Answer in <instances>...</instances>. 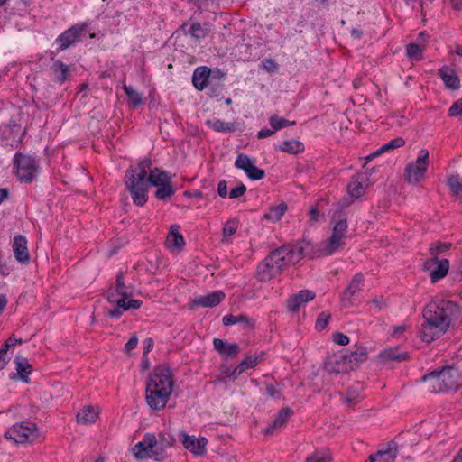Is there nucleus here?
<instances>
[{"label": "nucleus", "mask_w": 462, "mask_h": 462, "mask_svg": "<svg viewBox=\"0 0 462 462\" xmlns=\"http://www.w3.org/2000/svg\"><path fill=\"white\" fill-rule=\"evenodd\" d=\"M424 322L420 328V338L430 343L443 336L451 323L461 316V308L453 301L438 299L430 301L423 310Z\"/></svg>", "instance_id": "1"}, {"label": "nucleus", "mask_w": 462, "mask_h": 462, "mask_svg": "<svg viewBox=\"0 0 462 462\" xmlns=\"http://www.w3.org/2000/svg\"><path fill=\"white\" fill-rule=\"evenodd\" d=\"M310 245H286L273 250L257 266L256 278L261 282H267L282 273L291 264L299 263L305 255Z\"/></svg>", "instance_id": "2"}, {"label": "nucleus", "mask_w": 462, "mask_h": 462, "mask_svg": "<svg viewBox=\"0 0 462 462\" xmlns=\"http://www.w3.org/2000/svg\"><path fill=\"white\" fill-rule=\"evenodd\" d=\"M152 166V160L145 159L140 162L134 170L127 171L125 186L130 192L134 204L143 207L148 200L149 185L146 181L148 170Z\"/></svg>", "instance_id": "3"}, {"label": "nucleus", "mask_w": 462, "mask_h": 462, "mask_svg": "<svg viewBox=\"0 0 462 462\" xmlns=\"http://www.w3.org/2000/svg\"><path fill=\"white\" fill-rule=\"evenodd\" d=\"M459 373L454 366H444L436 369L423 376V381L428 384V391L439 393L457 386Z\"/></svg>", "instance_id": "4"}, {"label": "nucleus", "mask_w": 462, "mask_h": 462, "mask_svg": "<svg viewBox=\"0 0 462 462\" xmlns=\"http://www.w3.org/2000/svg\"><path fill=\"white\" fill-rule=\"evenodd\" d=\"M14 166L17 179L23 183H32L40 171V165L36 159L20 152L14 154Z\"/></svg>", "instance_id": "5"}, {"label": "nucleus", "mask_w": 462, "mask_h": 462, "mask_svg": "<svg viewBox=\"0 0 462 462\" xmlns=\"http://www.w3.org/2000/svg\"><path fill=\"white\" fill-rule=\"evenodd\" d=\"M38 437V428L36 424L32 421H23L21 423H16L5 433V438L13 439L19 444L32 442Z\"/></svg>", "instance_id": "6"}, {"label": "nucleus", "mask_w": 462, "mask_h": 462, "mask_svg": "<svg viewBox=\"0 0 462 462\" xmlns=\"http://www.w3.org/2000/svg\"><path fill=\"white\" fill-rule=\"evenodd\" d=\"M172 387L171 370L166 366H156L146 383V390H162V388H165L167 392L172 393Z\"/></svg>", "instance_id": "7"}, {"label": "nucleus", "mask_w": 462, "mask_h": 462, "mask_svg": "<svg viewBox=\"0 0 462 462\" xmlns=\"http://www.w3.org/2000/svg\"><path fill=\"white\" fill-rule=\"evenodd\" d=\"M172 387L171 370L166 366H156L146 383V390H162V388H165L167 392L172 393Z\"/></svg>", "instance_id": "8"}, {"label": "nucleus", "mask_w": 462, "mask_h": 462, "mask_svg": "<svg viewBox=\"0 0 462 462\" xmlns=\"http://www.w3.org/2000/svg\"><path fill=\"white\" fill-rule=\"evenodd\" d=\"M429 165V152L421 149L415 163H410L405 168V180L411 184L419 183L425 177Z\"/></svg>", "instance_id": "9"}, {"label": "nucleus", "mask_w": 462, "mask_h": 462, "mask_svg": "<svg viewBox=\"0 0 462 462\" xmlns=\"http://www.w3.org/2000/svg\"><path fill=\"white\" fill-rule=\"evenodd\" d=\"M88 28L87 23H77L64 31L56 39V43L59 44L58 51H64L80 41L81 36L86 32Z\"/></svg>", "instance_id": "10"}, {"label": "nucleus", "mask_w": 462, "mask_h": 462, "mask_svg": "<svg viewBox=\"0 0 462 462\" xmlns=\"http://www.w3.org/2000/svg\"><path fill=\"white\" fill-rule=\"evenodd\" d=\"M178 439L188 451L196 457H202L207 453L208 439L205 437L197 438L185 431H180Z\"/></svg>", "instance_id": "11"}, {"label": "nucleus", "mask_w": 462, "mask_h": 462, "mask_svg": "<svg viewBox=\"0 0 462 462\" xmlns=\"http://www.w3.org/2000/svg\"><path fill=\"white\" fill-rule=\"evenodd\" d=\"M107 300L110 303L116 304V307L108 311V316L110 318L118 319L122 316L124 311L129 310H138L142 305V300H124V298H119L117 295H107Z\"/></svg>", "instance_id": "12"}, {"label": "nucleus", "mask_w": 462, "mask_h": 462, "mask_svg": "<svg viewBox=\"0 0 462 462\" xmlns=\"http://www.w3.org/2000/svg\"><path fill=\"white\" fill-rule=\"evenodd\" d=\"M424 267L430 272V281L432 283H435L448 274L449 261L448 259L439 260L438 257H431L425 262Z\"/></svg>", "instance_id": "13"}, {"label": "nucleus", "mask_w": 462, "mask_h": 462, "mask_svg": "<svg viewBox=\"0 0 462 462\" xmlns=\"http://www.w3.org/2000/svg\"><path fill=\"white\" fill-rule=\"evenodd\" d=\"M235 167L243 170L252 180H260L265 176L264 171L257 168L249 156L245 153L238 154Z\"/></svg>", "instance_id": "14"}, {"label": "nucleus", "mask_w": 462, "mask_h": 462, "mask_svg": "<svg viewBox=\"0 0 462 462\" xmlns=\"http://www.w3.org/2000/svg\"><path fill=\"white\" fill-rule=\"evenodd\" d=\"M155 441L153 454H150V457L161 461L165 457L166 450L174 445L176 439L170 433L160 432L158 437L155 436Z\"/></svg>", "instance_id": "15"}, {"label": "nucleus", "mask_w": 462, "mask_h": 462, "mask_svg": "<svg viewBox=\"0 0 462 462\" xmlns=\"http://www.w3.org/2000/svg\"><path fill=\"white\" fill-rule=\"evenodd\" d=\"M378 361L385 365L393 363H401L409 359L407 351L402 350L401 346L389 347L381 351L378 355Z\"/></svg>", "instance_id": "16"}, {"label": "nucleus", "mask_w": 462, "mask_h": 462, "mask_svg": "<svg viewBox=\"0 0 462 462\" xmlns=\"http://www.w3.org/2000/svg\"><path fill=\"white\" fill-rule=\"evenodd\" d=\"M171 393L167 392L165 388L160 390H146V402L148 406L153 411L162 410L169 401Z\"/></svg>", "instance_id": "17"}, {"label": "nucleus", "mask_w": 462, "mask_h": 462, "mask_svg": "<svg viewBox=\"0 0 462 462\" xmlns=\"http://www.w3.org/2000/svg\"><path fill=\"white\" fill-rule=\"evenodd\" d=\"M316 297V293L310 290H301L287 300V309L290 312L295 313L309 301Z\"/></svg>", "instance_id": "18"}, {"label": "nucleus", "mask_w": 462, "mask_h": 462, "mask_svg": "<svg viewBox=\"0 0 462 462\" xmlns=\"http://www.w3.org/2000/svg\"><path fill=\"white\" fill-rule=\"evenodd\" d=\"M155 435L153 433H146L142 441L134 445V455L138 459L150 457V454H153L155 445Z\"/></svg>", "instance_id": "19"}, {"label": "nucleus", "mask_w": 462, "mask_h": 462, "mask_svg": "<svg viewBox=\"0 0 462 462\" xmlns=\"http://www.w3.org/2000/svg\"><path fill=\"white\" fill-rule=\"evenodd\" d=\"M324 369L329 374H345L351 371V365L347 364L344 355H334L326 360Z\"/></svg>", "instance_id": "20"}, {"label": "nucleus", "mask_w": 462, "mask_h": 462, "mask_svg": "<svg viewBox=\"0 0 462 462\" xmlns=\"http://www.w3.org/2000/svg\"><path fill=\"white\" fill-rule=\"evenodd\" d=\"M14 363L16 365V373H11L9 378L11 380L20 379L24 383H29V375L32 372V366L28 359L21 355L15 356Z\"/></svg>", "instance_id": "21"}, {"label": "nucleus", "mask_w": 462, "mask_h": 462, "mask_svg": "<svg viewBox=\"0 0 462 462\" xmlns=\"http://www.w3.org/2000/svg\"><path fill=\"white\" fill-rule=\"evenodd\" d=\"M363 285L364 275L361 273H356L341 294V300L345 306L353 305V296L362 290Z\"/></svg>", "instance_id": "22"}, {"label": "nucleus", "mask_w": 462, "mask_h": 462, "mask_svg": "<svg viewBox=\"0 0 462 462\" xmlns=\"http://www.w3.org/2000/svg\"><path fill=\"white\" fill-rule=\"evenodd\" d=\"M226 298L222 291H214L207 295H200L192 300L193 306L213 308L220 304Z\"/></svg>", "instance_id": "23"}, {"label": "nucleus", "mask_w": 462, "mask_h": 462, "mask_svg": "<svg viewBox=\"0 0 462 462\" xmlns=\"http://www.w3.org/2000/svg\"><path fill=\"white\" fill-rule=\"evenodd\" d=\"M13 251L15 259L23 263L27 264L30 261V254L27 248V240L23 236L17 235L14 237Z\"/></svg>", "instance_id": "24"}, {"label": "nucleus", "mask_w": 462, "mask_h": 462, "mask_svg": "<svg viewBox=\"0 0 462 462\" xmlns=\"http://www.w3.org/2000/svg\"><path fill=\"white\" fill-rule=\"evenodd\" d=\"M134 289L130 285L125 283V276L122 272H119L116 275L115 287H111L106 293L107 295L116 294L119 298H124L126 300L133 295Z\"/></svg>", "instance_id": "25"}, {"label": "nucleus", "mask_w": 462, "mask_h": 462, "mask_svg": "<svg viewBox=\"0 0 462 462\" xmlns=\"http://www.w3.org/2000/svg\"><path fill=\"white\" fill-rule=\"evenodd\" d=\"M211 69L207 66L195 69L192 75V83L196 89L202 91L210 84Z\"/></svg>", "instance_id": "26"}, {"label": "nucleus", "mask_w": 462, "mask_h": 462, "mask_svg": "<svg viewBox=\"0 0 462 462\" xmlns=\"http://www.w3.org/2000/svg\"><path fill=\"white\" fill-rule=\"evenodd\" d=\"M223 325L226 327L238 324L241 325L243 329L253 330L255 326L254 319H251L247 315L240 314L238 316H234L232 314H228L223 317L222 319Z\"/></svg>", "instance_id": "27"}, {"label": "nucleus", "mask_w": 462, "mask_h": 462, "mask_svg": "<svg viewBox=\"0 0 462 462\" xmlns=\"http://www.w3.org/2000/svg\"><path fill=\"white\" fill-rule=\"evenodd\" d=\"M213 346L220 355L225 356L226 358H234L240 352V347L236 343H228L220 338H215Z\"/></svg>", "instance_id": "28"}, {"label": "nucleus", "mask_w": 462, "mask_h": 462, "mask_svg": "<svg viewBox=\"0 0 462 462\" xmlns=\"http://www.w3.org/2000/svg\"><path fill=\"white\" fill-rule=\"evenodd\" d=\"M292 411L289 407L282 408L277 414L274 420L263 430L265 435H273L276 430H281L289 420Z\"/></svg>", "instance_id": "29"}, {"label": "nucleus", "mask_w": 462, "mask_h": 462, "mask_svg": "<svg viewBox=\"0 0 462 462\" xmlns=\"http://www.w3.org/2000/svg\"><path fill=\"white\" fill-rule=\"evenodd\" d=\"M396 453V444L391 442L386 450H378L376 453L370 455L365 462H393Z\"/></svg>", "instance_id": "30"}, {"label": "nucleus", "mask_w": 462, "mask_h": 462, "mask_svg": "<svg viewBox=\"0 0 462 462\" xmlns=\"http://www.w3.org/2000/svg\"><path fill=\"white\" fill-rule=\"evenodd\" d=\"M445 86L452 90L460 88V80L456 72L448 66L440 68L438 71Z\"/></svg>", "instance_id": "31"}, {"label": "nucleus", "mask_w": 462, "mask_h": 462, "mask_svg": "<svg viewBox=\"0 0 462 462\" xmlns=\"http://www.w3.org/2000/svg\"><path fill=\"white\" fill-rule=\"evenodd\" d=\"M51 70L55 76V81L59 84H63L70 78V66L65 64L60 60L52 62Z\"/></svg>", "instance_id": "32"}, {"label": "nucleus", "mask_w": 462, "mask_h": 462, "mask_svg": "<svg viewBox=\"0 0 462 462\" xmlns=\"http://www.w3.org/2000/svg\"><path fill=\"white\" fill-rule=\"evenodd\" d=\"M348 365H351V370H354L356 367L359 365L360 363H363L367 360L368 353L366 347L363 346H356V349L351 351L348 354L344 355Z\"/></svg>", "instance_id": "33"}, {"label": "nucleus", "mask_w": 462, "mask_h": 462, "mask_svg": "<svg viewBox=\"0 0 462 462\" xmlns=\"http://www.w3.org/2000/svg\"><path fill=\"white\" fill-rule=\"evenodd\" d=\"M366 177L363 174L353 177L347 185V191L351 198L358 199L365 194L366 187L364 185Z\"/></svg>", "instance_id": "34"}, {"label": "nucleus", "mask_w": 462, "mask_h": 462, "mask_svg": "<svg viewBox=\"0 0 462 462\" xmlns=\"http://www.w3.org/2000/svg\"><path fill=\"white\" fill-rule=\"evenodd\" d=\"M150 174L146 176V181L148 182V185L152 186H160L164 183H167L171 180V176L169 174V172L162 171L159 168H154L152 170H149Z\"/></svg>", "instance_id": "35"}, {"label": "nucleus", "mask_w": 462, "mask_h": 462, "mask_svg": "<svg viewBox=\"0 0 462 462\" xmlns=\"http://www.w3.org/2000/svg\"><path fill=\"white\" fill-rule=\"evenodd\" d=\"M185 34L191 35L196 41H199L204 39L208 32L206 28H204L199 23H193L189 24V23H184L180 28Z\"/></svg>", "instance_id": "36"}, {"label": "nucleus", "mask_w": 462, "mask_h": 462, "mask_svg": "<svg viewBox=\"0 0 462 462\" xmlns=\"http://www.w3.org/2000/svg\"><path fill=\"white\" fill-rule=\"evenodd\" d=\"M98 416V411L93 406H86L78 411L77 422L79 424L94 423Z\"/></svg>", "instance_id": "37"}, {"label": "nucleus", "mask_w": 462, "mask_h": 462, "mask_svg": "<svg viewBox=\"0 0 462 462\" xmlns=\"http://www.w3.org/2000/svg\"><path fill=\"white\" fill-rule=\"evenodd\" d=\"M167 243L169 244L170 247H175L178 249H182L184 247L185 240L180 232V226H171V232L167 236Z\"/></svg>", "instance_id": "38"}, {"label": "nucleus", "mask_w": 462, "mask_h": 462, "mask_svg": "<svg viewBox=\"0 0 462 462\" xmlns=\"http://www.w3.org/2000/svg\"><path fill=\"white\" fill-rule=\"evenodd\" d=\"M287 208L288 207L285 202H281L278 205L271 206L264 213L263 217L268 221L277 222L285 214Z\"/></svg>", "instance_id": "39"}, {"label": "nucleus", "mask_w": 462, "mask_h": 462, "mask_svg": "<svg viewBox=\"0 0 462 462\" xmlns=\"http://www.w3.org/2000/svg\"><path fill=\"white\" fill-rule=\"evenodd\" d=\"M405 144V141L403 138L402 137H396L393 140H391L390 142H388L387 143L382 145L379 149H377L374 152H373L372 154H370L369 156L366 157L367 160H371L383 152H389V151H392V150H394L396 148H400V147H402L403 145Z\"/></svg>", "instance_id": "40"}, {"label": "nucleus", "mask_w": 462, "mask_h": 462, "mask_svg": "<svg viewBox=\"0 0 462 462\" xmlns=\"http://www.w3.org/2000/svg\"><path fill=\"white\" fill-rule=\"evenodd\" d=\"M206 124L208 127L219 133H232L236 131L234 123H226L218 118L208 119Z\"/></svg>", "instance_id": "41"}, {"label": "nucleus", "mask_w": 462, "mask_h": 462, "mask_svg": "<svg viewBox=\"0 0 462 462\" xmlns=\"http://www.w3.org/2000/svg\"><path fill=\"white\" fill-rule=\"evenodd\" d=\"M361 389H363V385L360 383H356L347 388L345 401L349 407L354 406L361 401Z\"/></svg>", "instance_id": "42"}, {"label": "nucleus", "mask_w": 462, "mask_h": 462, "mask_svg": "<svg viewBox=\"0 0 462 462\" xmlns=\"http://www.w3.org/2000/svg\"><path fill=\"white\" fill-rule=\"evenodd\" d=\"M278 149L290 154H298L304 151V144L297 140H286L279 145Z\"/></svg>", "instance_id": "43"}, {"label": "nucleus", "mask_w": 462, "mask_h": 462, "mask_svg": "<svg viewBox=\"0 0 462 462\" xmlns=\"http://www.w3.org/2000/svg\"><path fill=\"white\" fill-rule=\"evenodd\" d=\"M344 245L345 242L343 237L331 235L323 248V254L326 255H331L341 247H343Z\"/></svg>", "instance_id": "44"}, {"label": "nucleus", "mask_w": 462, "mask_h": 462, "mask_svg": "<svg viewBox=\"0 0 462 462\" xmlns=\"http://www.w3.org/2000/svg\"><path fill=\"white\" fill-rule=\"evenodd\" d=\"M448 186L454 197L462 199V179L458 175H451L448 177Z\"/></svg>", "instance_id": "45"}, {"label": "nucleus", "mask_w": 462, "mask_h": 462, "mask_svg": "<svg viewBox=\"0 0 462 462\" xmlns=\"http://www.w3.org/2000/svg\"><path fill=\"white\" fill-rule=\"evenodd\" d=\"M175 193V189L173 188L171 181L170 180L167 183L158 186L155 191V197L160 200H167L171 198V196Z\"/></svg>", "instance_id": "46"}, {"label": "nucleus", "mask_w": 462, "mask_h": 462, "mask_svg": "<svg viewBox=\"0 0 462 462\" xmlns=\"http://www.w3.org/2000/svg\"><path fill=\"white\" fill-rule=\"evenodd\" d=\"M424 46L418 43H409L406 45L407 57L411 60L419 61L423 58Z\"/></svg>", "instance_id": "47"}, {"label": "nucleus", "mask_w": 462, "mask_h": 462, "mask_svg": "<svg viewBox=\"0 0 462 462\" xmlns=\"http://www.w3.org/2000/svg\"><path fill=\"white\" fill-rule=\"evenodd\" d=\"M269 125L274 130L279 131L284 127L295 125L296 121H289L285 118L279 117L277 115H273L269 118Z\"/></svg>", "instance_id": "48"}, {"label": "nucleus", "mask_w": 462, "mask_h": 462, "mask_svg": "<svg viewBox=\"0 0 462 462\" xmlns=\"http://www.w3.org/2000/svg\"><path fill=\"white\" fill-rule=\"evenodd\" d=\"M123 88L134 107H137L142 104L143 99L140 93L135 91L131 86L124 85Z\"/></svg>", "instance_id": "49"}, {"label": "nucleus", "mask_w": 462, "mask_h": 462, "mask_svg": "<svg viewBox=\"0 0 462 462\" xmlns=\"http://www.w3.org/2000/svg\"><path fill=\"white\" fill-rule=\"evenodd\" d=\"M449 242H438L435 245H431L430 247V254L431 257H438V254L447 252L451 247Z\"/></svg>", "instance_id": "50"}, {"label": "nucleus", "mask_w": 462, "mask_h": 462, "mask_svg": "<svg viewBox=\"0 0 462 462\" xmlns=\"http://www.w3.org/2000/svg\"><path fill=\"white\" fill-rule=\"evenodd\" d=\"M371 305L376 313L386 310L389 306L388 299L383 296H375L371 301Z\"/></svg>", "instance_id": "51"}, {"label": "nucleus", "mask_w": 462, "mask_h": 462, "mask_svg": "<svg viewBox=\"0 0 462 462\" xmlns=\"http://www.w3.org/2000/svg\"><path fill=\"white\" fill-rule=\"evenodd\" d=\"M348 225L346 219H340L337 221L334 227L332 235L345 238L347 232Z\"/></svg>", "instance_id": "52"}, {"label": "nucleus", "mask_w": 462, "mask_h": 462, "mask_svg": "<svg viewBox=\"0 0 462 462\" xmlns=\"http://www.w3.org/2000/svg\"><path fill=\"white\" fill-rule=\"evenodd\" d=\"M263 353H261L255 356H246L242 362L239 364L244 365V368L246 370L248 368H254L263 360Z\"/></svg>", "instance_id": "53"}, {"label": "nucleus", "mask_w": 462, "mask_h": 462, "mask_svg": "<svg viewBox=\"0 0 462 462\" xmlns=\"http://www.w3.org/2000/svg\"><path fill=\"white\" fill-rule=\"evenodd\" d=\"M330 319V314L327 312H321L319 314L316 320V329L321 331L326 328Z\"/></svg>", "instance_id": "54"}, {"label": "nucleus", "mask_w": 462, "mask_h": 462, "mask_svg": "<svg viewBox=\"0 0 462 462\" xmlns=\"http://www.w3.org/2000/svg\"><path fill=\"white\" fill-rule=\"evenodd\" d=\"M450 275L452 276L453 280L456 282L462 281V255L457 260V262L454 264L452 267Z\"/></svg>", "instance_id": "55"}, {"label": "nucleus", "mask_w": 462, "mask_h": 462, "mask_svg": "<svg viewBox=\"0 0 462 462\" xmlns=\"http://www.w3.org/2000/svg\"><path fill=\"white\" fill-rule=\"evenodd\" d=\"M246 192V187L245 184L241 183L237 187L232 189L229 192L230 199H237L245 195Z\"/></svg>", "instance_id": "56"}, {"label": "nucleus", "mask_w": 462, "mask_h": 462, "mask_svg": "<svg viewBox=\"0 0 462 462\" xmlns=\"http://www.w3.org/2000/svg\"><path fill=\"white\" fill-rule=\"evenodd\" d=\"M236 230L237 224L235 221H228L223 228V235L224 236H230L236 234Z\"/></svg>", "instance_id": "57"}, {"label": "nucleus", "mask_w": 462, "mask_h": 462, "mask_svg": "<svg viewBox=\"0 0 462 462\" xmlns=\"http://www.w3.org/2000/svg\"><path fill=\"white\" fill-rule=\"evenodd\" d=\"M263 68L268 72H275L278 70V64L273 59H265L262 62Z\"/></svg>", "instance_id": "58"}, {"label": "nucleus", "mask_w": 462, "mask_h": 462, "mask_svg": "<svg viewBox=\"0 0 462 462\" xmlns=\"http://www.w3.org/2000/svg\"><path fill=\"white\" fill-rule=\"evenodd\" d=\"M266 393L273 399H279L282 397V392L278 390L274 384H266Z\"/></svg>", "instance_id": "59"}, {"label": "nucleus", "mask_w": 462, "mask_h": 462, "mask_svg": "<svg viewBox=\"0 0 462 462\" xmlns=\"http://www.w3.org/2000/svg\"><path fill=\"white\" fill-rule=\"evenodd\" d=\"M462 113V100H457L452 104L450 108L448 109L449 116H457Z\"/></svg>", "instance_id": "60"}, {"label": "nucleus", "mask_w": 462, "mask_h": 462, "mask_svg": "<svg viewBox=\"0 0 462 462\" xmlns=\"http://www.w3.org/2000/svg\"><path fill=\"white\" fill-rule=\"evenodd\" d=\"M333 341L340 346H346L349 343V337L340 332H336L333 334Z\"/></svg>", "instance_id": "61"}, {"label": "nucleus", "mask_w": 462, "mask_h": 462, "mask_svg": "<svg viewBox=\"0 0 462 462\" xmlns=\"http://www.w3.org/2000/svg\"><path fill=\"white\" fill-rule=\"evenodd\" d=\"M138 344V337L136 335H133L125 345V352L126 354H130L133 349H134L137 346Z\"/></svg>", "instance_id": "62"}, {"label": "nucleus", "mask_w": 462, "mask_h": 462, "mask_svg": "<svg viewBox=\"0 0 462 462\" xmlns=\"http://www.w3.org/2000/svg\"><path fill=\"white\" fill-rule=\"evenodd\" d=\"M9 360L10 356H8V350L2 346L0 348V370L6 366Z\"/></svg>", "instance_id": "63"}, {"label": "nucleus", "mask_w": 462, "mask_h": 462, "mask_svg": "<svg viewBox=\"0 0 462 462\" xmlns=\"http://www.w3.org/2000/svg\"><path fill=\"white\" fill-rule=\"evenodd\" d=\"M22 343H23V339H21V338L17 339L14 337V336H11L5 340L3 346L5 349L9 350L10 348H14L16 345H20Z\"/></svg>", "instance_id": "64"}]
</instances>
